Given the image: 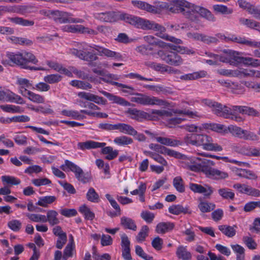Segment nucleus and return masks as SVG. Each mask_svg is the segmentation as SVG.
I'll list each match as a JSON object with an SVG mask.
<instances>
[{
  "instance_id": "obj_1",
  "label": "nucleus",
  "mask_w": 260,
  "mask_h": 260,
  "mask_svg": "<svg viewBox=\"0 0 260 260\" xmlns=\"http://www.w3.org/2000/svg\"><path fill=\"white\" fill-rule=\"evenodd\" d=\"M7 59L2 60V63L4 65H16L21 69L35 70L44 71L45 69L42 67H31L28 65L29 63L36 64L38 60L36 56L31 52L26 51H18L16 52H7L6 54Z\"/></svg>"
},
{
  "instance_id": "obj_2",
  "label": "nucleus",
  "mask_w": 260,
  "mask_h": 260,
  "mask_svg": "<svg viewBox=\"0 0 260 260\" xmlns=\"http://www.w3.org/2000/svg\"><path fill=\"white\" fill-rule=\"evenodd\" d=\"M122 91L124 93H127L131 95H135L131 99L132 102L136 103L138 104L143 106H158L164 107L169 106V103L166 100L159 99L156 96L147 95L145 94L135 93V89L132 86L126 85Z\"/></svg>"
},
{
  "instance_id": "obj_3",
  "label": "nucleus",
  "mask_w": 260,
  "mask_h": 260,
  "mask_svg": "<svg viewBox=\"0 0 260 260\" xmlns=\"http://www.w3.org/2000/svg\"><path fill=\"white\" fill-rule=\"evenodd\" d=\"M122 20L128 23L137 28L143 30L152 29L160 32H165L166 28L163 26L140 17L132 15L127 13H123Z\"/></svg>"
},
{
  "instance_id": "obj_4",
  "label": "nucleus",
  "mask_w": 260,
  "mask_h": 260,
  "mask_svg": "<svg viewBox=\"0 0 260 260\" xmlns=\"http://www.w3.org/2000/svg\"><path fill=\"white\" fill-rule=\"evenodd\" d=\"M202 103L211 108L212 111L218 116L225 118H230L237 122L243 121V118L239 115L234 114L231 108L228 107L217 102L209 99H203Z\"/></svg>"
},
{
  "instance_id": "obj_5",
  "label": "nucleus",
  "mask_w": 260,
  "mask_h": 260,
  "mask_svg": "<svg viewBox=\"0 0 260 260\" xmlns=\"http://www.w3.org/2000/svg\"><path fill=\"white\" fill-rule=\"evenodd\" d=\"M74 48H70L69 50V53L75 55L80 59L92 62L96 60L98 57L95 53L90 52L93 46H91L85 42H75Z\"/></svg>"
},
{
  "instance_id": "obj_6",
  "label": "nucleus",
  "mask_w": 260,
  "mask_h": 260,
  "mask_svg": "<svg viewBox=\"0 0 260 260\" xmlns=\"http://www.w3.org/2000/svg\"><path fill=\"white\" fill-rule=\"evenodd\" d=\"M197 159L200 160V158L197 157L185 159L183 161L184 167L194 172L201 171L207 176L211 177L214 170L212 166L215 165V162L212 160L204 159L201 164H197L196 160Z\"/></svg>"
},
{
  "instance_id": "obj_7",
  "label": "nucleus",
  "mask_w": 260,
  "mask_h": 260,
  "mask_svg": "<svg viewBox=\"0 0 260 260\" xmlns=\"http://www.w3.org/2000/svg\"><path fill=\"white\" fill-rule=\"evenodd\" d=\"M106 143H100L92 140L86 141L84 142H79L77 144L78 149L84 150L85 149H96L98 148H103L102 153L103 154H106L105 158L108 160H112L116 158L119 151L117 150H114L111 146L105 147Z\"/></svg>"
},
{
  "instance_id": "obj_8",
  "label": "nucleus",
  "mask_w": 260,
  "mask_h": 260,
  "mask_svg": "<svg viewBox=\"0 0 260 260\" xmlns=\"http://www.w3.org/2000/svg\"><path fill=\"white\" fill-rule=\"evenodd\" d=\"M60 168L64 171L69 169L73 172L76 178L83 183H86L91 180L90 175L85 173L79 166L69 160H65L64 164L60 166Z\"/></svg>"
},
{
  "instance_id": "obj_9",
  "label": "nucleus",
  "mask_w": 260,
  "mask_h": 260,
  "mask_svg": "<svg viewBox=\"0 0 260 260\" xmlns=\"http://www.w3.org/2000/svg\"><path fill=\"white\" fill-rule=\"evenodd\" d=\"M157 54L162 60L171 66H179L183 62L180 55L175 51L160 50Z\"/></svg>"
},
{
  "instance_id": "obj_10",
  "label": "nucleus",
  "mask_w": 260,
  "mask_h": 260,
  "mask_svg": "<svg viewBox=\"0 0 260 260\" xmlns=\"http://www.w3.org/2000/svg\"><path fill=\"white\" fill-rule=\"evenodd\" d=\"M123 12L120 11H107L105 12L94 13L93 17L102 22L112 23L122 20Z\"/></svg>"
},
{
  "instance_id": "obj_11",
  "label": "nucleus",
  "mask_w": 260,
  "mask_h": 260,
  "mask_svg": "<svg viewBox=\"0 0 260 260\" xmlns=\"http://www.w3.org/2000/svg\"><path fill=\"white\" fill-rule=\"evenodd\" d=\"M72 15L71 13L55 10L53 12L52 19L59 23H77L84 22L82 19L73 18Z\"/></svg>"
},
{
  "instance_id": "obj_12",
  "label": "nucleus",
  "mask_w": 260,
  "mask_h": 260,
  "mask_svg": "<svg viewBox=\"0 0 260 260\" xmlns=\"http://www.w3.org/2000/svg\"><path fill=\"white\" fill-rule=\"evenodd\" d=\"M183 6L180 13L191 21H196L198 6L186 0L184 1Z\"/></svg>"
},
{
  "instance_id": "obj_13",
  "label": "nucleus",
  "mask_w": 260,
  "mask_h": 260,
  "mask_svg": "<svg viewBox=\"0 0 260 260\" xmlns=\"http://www.w3.org/2000/svg\"><path fill=\"white\" fill-rule=\"evenodd\" d=\"M0 101L24 104L25 101L19 95L10 91L0 90Z\"/></svg>"
},
{
  "instance_id": "obj_14",
  "label": "nucleus",
  "mask_w": 260,
  "mask_h": 260,
  "mask_svg": "<svg viewBox=\"0 0 260 260\" xmlns=\"http://www.w3.org/2000/svg\"><path fill=\"white\" fill-rule=\"evenodd\" d=\"M124 113L130 118L138 121L151 118L150 114L136 108H128L125 111Z\"/></svg>"
},
{
  "instance_id": "obj_15",
  "label": "nucleus",
  "mask_w": 260,
  "mask_h": 260,
  "mask_svg": "<svg viewBox=\"0 0 260 260\" xmlns=\"http://www.w3.org/2000/svg\"><path fill=\"white\" fill-rule=\"evenodd\" d=\"M93 49L99 52L100 56H104L116 60L122 59V55L120 53L112 51L103 47L94 45Z\"/></svg>"
},
{
  "instance_id": "obj_16",
  "label": "nucleus",
  "mask_w": 260,
  "mask_h": 260,
  "mask_svg": "<svg viewBox=\"0 0 260 260\" xmlns=\"http://www.w3.org/2000/svg\"><path fill=\"white\" fill-rule=\"evenodd\" d=\"M202 147L203 149L210 151H221L223 149L221 146L214 143L212 138L207 135L204 136Z\"/></svg>"
},
{
  "instance_id": "obj_17",
  "label": "nucleus",
  "mask_w": 260,
  "mask_h": 260,
  "mask_svg": "<svg viewBox=\"0 0 260 260\" xmlns=\"http://www.w3.org/2000/svg\"><path fill=\"white\" fill-rule=\"evenodd\" d=\"M232 109L234 114L237 115H239L238 113H241L253 117H258L259 116L258 111L253 108L248 106H232Z\"/></svg>"
},
{
  "instance_id": "obj_18",
  "label": "nucleus",
  "mask_w": 260,
  "mask_h": 260,
  "mask_svg": "<svg viewBox=\"0 0 260 260\" xmlns=\"http://www.w3.org/2000/svg\"><path fill=\"white\" fill-rule=\"evenodd\" d=\"M233 187L238 190L240 193H245L254 197H260L259 190L252 188L246 184L236 183L233 185Z\"/></svg>"
},
{
  "instance_id": "obj_19",
  "label": "nucleus",
  "mask_w": 260,
  "mask_h": 260,
  "mask_svg": "<svg viewBox=\"0 0 260 260\" xmlns=\"http://www.w3.org/2000/svg\"><path fill=\"white\" fill-rule=\"evenodd\" d=\"M101 92L104 95L106 96L110 101L114 103L125 107H129L132 105L131 103L121 97L113 95L105 91H102Z\"/></svg>"
},
{
  "instance_id": "obj_20",
  "label": "nucleus",
  "mask_w": 260,
  "mask_h": 260,
  "mask_svg": "<svg viewBox=\"0 0 260 260\" xmlns=\"http://www.w3.org/2000/svg\"><path fill=\"white\" fill-rule=\"evenodd\" d=\"M156 141L161 145L171 147H177L182 144V142L179 139L160 136L156 138Z\"/></svg>"
},
{
  "instance_id": "obj_21",
  "label": "nucleus",
  "mask_w": 260,
  "mask_h": 260,
  "mask_svg": "<svg viewBox=\"0 0 260 260\" xmlns=\"http://www.w3.org/2000/svg\"><path fill=\"white\" fill-rule=\"evenodd\" d=\"M184 0H168V11L174 13H180Z\"/></svg>"
},
{
  "instance_id": "obj_22",
  "label": "nucleus",
  "mask_w": 260,
  "mask_h": 260,
  "mask_svg": "<svg viewBox=\"0 0 260 260\" xmlns=\"http://www.w3.org/2000/svg\"><path fill=\"white\" fill-rule=\"evenodd\" d=\"M175 226V224L171 222H161L158 223L155 228V232L157 234H164L172 231Z\"/></svg>"
},
{
  "instance_id": "obj_23",
  "label": "nucleus",
  "mask_w": 260,
  "mask_h": 260,
  "mask_svg": "<svg viewBox=\"0 0 260 260\" xmlns=\"http://www.w3.org/2000/svg\"><path fill=\"white\" fill-rule=\"evenodd\" d=\"M117 130L132 136H135L137 134V131L132 126L125 123H118Z\"/></svg>"
},
{
  "instance_id": "obj_24",
  "label": "nucleus",
  "mask_w": 260,
  "mask_h": 260,
  "mask_svg": "<svg viewBox=\"0 0 260 260\" xmlns=\"http://www.w3.org/2000/svg\"><path fill=\"white\" fill-rule=\"evenodd\" d=\"M56 200V197L54 196H47L39 198L36 205L44 208H48L50 205L53 204Z\"/></svg>"
},
{
  "instance_id": "obj_25",
  "label": "nucleus",
  "mask_w": 260,
  "mask_h": 260,
  "mask_svg": "<svg viewBox=\"0 0 260 260\" xmlns=\"http://www.w3.org/2000/svg\"><path fill=\"white\" fill-rule=\"evenodd\" d=\"M176 254L177 257L182 260H191L192 255L187 249L186 246L180 245L178 247Z\"/></svg>"
},
{
  "instance_id": "obj_26",
  "label": "nucleus",
  "mask_w": 260,
  "mask_h": 260,
  "mask_svg": "<svg viewBox=\"0 0 260 260\" xmlns=\"http://www.w3.org/2000/svg\"><path fill=\"white\" fill-rule=\"evenodd\" d=\"M168 210L171 214L176 215H178L181 213H191V211H189V209L187 207H184L182 205L180 204L170 206L169 207Z\"/></svg>"
},
{
  "instance_id": "obj_27",
  "label": "nucleus",
  "mask_w": 260,
  "mask_h": 260,
  "mask_svg": "<svg viewBox=\"0 0 260 260\" xmlns=\"http://www.w3.org/2000/svg\"><path fill=\"white\" fill-rule=\"evenodd\" d=\"M218 39L222 40L226 39V37L221 34H217L214 37L202 34L201 41L207 44H210L212 43H217L218 41Z\"/></svg>"
},
{
  "instance_id": "obj_28",
  "label": "nucleus",
  "mask_w": 260,
  "mask_h": 260,
  "mask_svg": "<svg viewBox=\"0 0 260 260\" xmlns=\"http://www.w3.org/2000/svg\"><path fill=\"white\" fill-rule=\"evenodd\" d=\"M207 74V73L206 71H200L182 75L180 77V79L184 81L196 80L206 77Z\"/></svg>"
},
{
  "instance_id": "obj_29",
  "label": "nucleus",
  "mask_w": 260,
  "mask_h": 260,
  "mask_svg": "<svg viewBox=\"0 0 260 260\" xmlns=\"http://www.w3.org/2000/svg\"><path fill=\"white\" fill-rule=\"evenodd\" d=\"M120 225L125 229H128L136 231L137 229V225L134 220L125 216L120 218Z\"/></svg>"
},
{
  "instance_id": "obj_30",
  "label": "nucleus",
  "mask_w": 260,
  "mask_h": 260,
  "mask_svg": "<svg viewBox=\"0 0 260 260\" xmlns=\"http://www.w3.org/2000/svg\"><path fill=\"white\" fill-rule=\"evenodd\" d=\"M236 225L230 226L229 225H220L218 226V230L228 237L232 238L236 234Z\"/></svg>"
},
{
  "instance_id": "obj_31",
  "label": "nucleus",
  "mask_w": 260,
  "mask_h": 260,
  "mask_svg": "<svg viewBox=\"0 0 260 260\" xmlns=\"http://www.w3.org/2000/svg\"><path fill=\"white\" fill-rule=\"evenodd\" d=\"M17 84L20 86V93L23 96H26L27 88H29L31 87L32 84L29 80L25 78H19L17 81Z\"/></svg>"
},
{
  "instance_id": "obj_32",
  "label": "nucleus",
  "mask_w": 260,
  "mask_h": 260,
  "mask_svg": "<svg viewBox=\"0 0 260 260\" xmlns=\"http://www.w3.org/2000/svg\"><path fill=\"white\" fill-rule=\"evenodd\" d=\"M168 2H154V5H152V8H151V13L159 14L164 10L168 11Z\"/></svg>"
},
{
  "instance_id": "obj_33",
  "label": "nucleus",
  "mask_w": 260,
  "mask_h": 260,
  "mask_svg": "<svg viewBox=\"0 0 260 260\" xmlns=\"http://www.w3.org/2000/svg\"><path fill=\"white\" fill-rule=\"evenodd\" d=\"M197 10V20L198 18V14H199L201 16L205 18L207 20L211 21V22H214L216 20L215 17L213 16V15L211 13L210 11H209L208 10H207L206 8L200 7L198 6V9Z\"/></svg>"
},
{
  "instance_id": "obj_34",
  "label": "nucleus",
  "mask_w": 260,
  "mask_h": 260,
  "mask_svg": "<svg viewBox=\"0 0 260 260\" xmlns=\"http://www.w3.org/2000/svg\"><path fill=\"white\" fill-rule=\"evenodd\" d=\"M151 114L150 115V119H159L160 118H164L165 117H171L172 116L171 111L165 110H151Z\"/></svg>"
},
{
  "instance_id": "obj_35",
  "label": "nucleus",
  "mask_w": 260,
  "mask_h": 260,
  "mask_svg": "<svg viewBox=\"0 0 260 260\" xmlns=\"http://www.w3.org/2000/svg\"><path fill=\"white\" fill-rule=\"evenodd\" d=\"M201 135L197 134H187L184 137V141L187 145L197 146Z\"/></svg>"
},
{
  "instance_id": "obj_36",
  "label": "nucleus",
  "mask_w": 260,
  "mask_h": 260,
  "mask_svg": "<svg viewBox=\"0 0 260 260\" xmlns=\"http://www.w3.org/2000/svg\"><path fill=\"white\" fill-rule=\"evenodd\" d=\"M58 213L53 210H50L47 212L46 222L48 221L51 225L57 224L59 220L57 218Z\"/></svg>"
},
{
  "instance_id": "obj_37",
  "label": "nucleus",
  "mask_w": 260,
  "mask_h": 260,
  "mask_svg": "<svg viewBox=\"0 0 260 260\" xmlns=\"http://www.w3.org/2000/svg\"><path fill=\"white\" fill-rule=\"evenodd\" d=\"M144 154L147 156H148L154 159L155 161L160 164L163 166H167L168 162L167 160L160 155L158 153L149 151H145L144 152Z\"/></svg>"
},
{
  "instance_id": "obj_38",
  "label": "nucleus",
  "mask_w": 260,
  "mask_h": 260,
  "mask_svg": "<svg viewBox=\"0 0 260 260\" xmlns=\"http://www.w3.org/2000/svg\"><path fill=\"white\" fill-rule=\"evenodd\" d=\"M239 21L241 24L244 25L250 28L255 29L260 31V23L253 20L241 18Z\"/></svg>"
},
{
  "instance_id": "obj_39",
  "label": "nucleus",
  "mask_w": 260,
  "mask_h": 260,
  "mask_svg": "<svg viewBox=\"0 0 260 260\" xmlns=\"http://www.w3.org/2000/svg\"><path fill=\"white\" fill-rule=\"evenodd\" d=\"M0 108L5 112L11 113H20L24 111L20 107L12 105H2L0 106Z\"/></svg>"
},
{
  "instance_id": "obj_40",
  "label": "nucleus",
  "mask_w": 260,
  "mask_h": 260,
  "mask_svg": "<svg viewBox=\"0 0 260 260\" xmlns=\"http://www.w3.org/2000/svg\"><path fill=\"white\" fill-rule=\"evenodd\" d=\"M173 112L175 114L186 115L190 118L196 119L201 117V115L197 111H192L188 109H176L174 110Z\"/></svg>"
},
{
  "instance_id": "obj_41",
  "label": "nucleus",
  "mask_w": 260,
  "mask_h": 260,
  "mask_svg": "<svg viewBox=\"0 0 260 260\" xmlns=\"http://www.w3.org/2000/svg\"><path fill=\"white\" fill-rule=\"evenodd\" d=\"M25 96L30 101L35 103L43 104L45 102V98L43 96L31 91H27L26 96Z\"/></svg>"
},
{
  "instance_id": "obj_42",
  "label": "nucleus",
  "mask_w": 260,
  "mask_h": 260,
  "mask_svg": "<svg viewBox=\"0 0 260 260\" xmlns=\"http://www.w3.org/2000/svg\"><path fill=\"white\" fill-rule=\"evenodd\" d=\"M216 207L215 204L206 201H201L198 208L202 213L210 212L213 210Z\"/></svg>"
},
{
  "instance_id": "obj_43",
  "label": "nucleus",
  "mask_w": 260,
  "mask_h": 260,
  "mask_svg": "<svg viewBox=\"0 0 260 260\" xmlns=\"http://www.w3.org/2000/svg\"><path fill=\"white\" fill-rule=\"evenodd\" d=\"M113 141L115 144L119 146L128 145L133 143V139L126 136H121L116 137Z\"/></svg>"
},
{
  "instance_id": "obj_44",
  "label": "nucleus",
  "mask_w": 260,
  "mask_h": 260,
  "mask_svg": "<svg viewBox=\"0 0 260 260\" xmlns=\"http://www.w3.org/2000/svg\"><path fill=\"white\" fill-rule=\"evenodd\" d=\"M231 60H223L225 63H229L230 65L237 66L239 64L241 63L242 56H240V53L235 51H233Z\"/></svg>"
},
{
  "instance_id": "obj_45",
  "label": "nucleus",
  "mask_w": 260,
  "mask_h": 260,
  "mask_svg": "<svg viewBox=\"0 0 260 260\" xmlns=\"http://www.w3.org/2000/svg\"><path fill=\"white\" fill-rule=\"evenodd\" d=\"M241 152L247 156H259V149L251 147H243L241 149Z\"/></svg>"
},
{
  "instance_id": "obj_46",
  "label": "nucleus",
  "mask_w": 260,
  "mask_h": 260,
  "mask_svg": "<svg viewBox=\"0 0 260 260\" xmlns=\"http://www.w3.org/2000/svg\"><path fill=\"white\" fill-rule=\"evenodd\" d=\"M218 192L225 200H233L235 198V193L228 188H220Z\"/></svg>"
},
{
  "instance_id": "obj_47",
  "label": "nucleus",
  "mask_w": 260,
  "mask_h": 260,
  "mask_svg": "<svg viewBox=\"0 0 260 260\" xmlns=\"http://www.w3.org/2000/svg\"><path fill=\"white\" fill-rule=\"evenodd\" d=\"M231 247L234 252L236 254V260H245V249L238 245H231Z\"/></svg>"
},
{
  "instance_id": "obj_48",
  "label": "nucleus",
  "mask_w": 260,
  "mask_h": 260,
  "mask_svg": "<svg viewBox=\"0 0 260 260\" xmlns=\"http://www.w3.org/2000/svg\"><path fill=\"white\" fill-rule=\"evenodd\" d=\"M61 113L64 116L71 117L76 120H81L85 118V116L81 114L79 111L75 110H63L61 111Z\"/></svg>"
},
{
  "instance_id": "obj_49",
  "label": "nucleus",
  "mask_w": 260,
  "mask_h": 260,
  "mask_svg": "<svg viewBox=\"0 0 260 260\" xmlns=\"http://www.w3.org/2000/svg\"><path fill=\"white\" fill-rule=\"evenodd\" d=\"M149 230V229L147 225L142 226L136 237L137 241L139 243L144 241L146 238L148 236Z\"/></svg>"
},
{
  "instance_id": "obj_50",
  "label": "nucleus",
  "mask_w": 260,
  "mask_h": 260,
  "mask_svg": "<svg viewBox=\"0 0 260 260\" xmlns=\"http://www.w3.org/2000/svg\"><path fill=\"white\" fill-rule=\"evenodd\" d=\"M2 181L4 185H18L20 183V180L15 177L11 176H2Z\"/></svg>"
},
{
  "instance_id": "obj_51",
  "label": "nucleus",
  "mask_w": 260,
  "mask_h": 260,
  "mask_svg": "<svg viewBox=\"0 0 260 260\" xmlns=\"http://www.w3.org/2000/svg\"><path fill=\"white\" fill-rule=\"evenodd\" d=\"M237 43L246 45L249 47L252 48H260V42L249 40L246 39L245 38L238 37V41Z\"/></svg>"
},
{
  "instance_id": "obj_52",
  "label": "nucleus",
  "mask_w": 260,
  "mask_h": 260,
  "mask_svg": "<svg viewBox=\"0 0 260 260\" xmlns=\"http://www.w3.org/2000/svg\"><path fill=\"white\" fill-rule=\"evenodd\" d=\"M132 4L134 7L138 9L151 13V8H152V5L149 4L147 3L141 1H132Z\"/></svg>"
},
{
  "instance_id": "obj_53",
  "label": "nucleus",
  "mask_w": 260,
  "mask_h": 260,
  "mask_svg": "<svg viewBox=\"0 0 260 260\" xmlns=\"http://www.w3.org/2000/svg\"><path fill=\"white\" fill-rule=\"evenodd\" d=\"M86 198L88 201L92 203H99L100 201L98 193L92 187L88 189L86 193Z\"/></svg>"
},
{
  "instance_id": "obj_54",
  "label": "nucleus",
  "mask_w": 260,
  "mask_h": 260,
  "mask_svg": "<svg viewBox=\"0 0 260 260\" xmlns=\"http://www.w3.org/2000/svg\"><path fill=\"white\" fill-rule=\"evenodd\" d=\"M10 21L16 24H19L24 26L34 25L35 22L32 20L24 19L20 17H13L10 19Z\"/></svg>"
},
{
  "instance_id": "obj_55",
  "label": "nucleus",
  "mask_w": 260,
  "mask_h": 260,
  "mask_svg": "<svg viewBox=\"0 0 260 260\" xmlns=\"http://www.w3.org/2000/svg\"><path fill=\"white\" fill-rule=\"evenodd\" d=\"M79 211L84 215L85 218L87 220H92L94 218V213L85 205L80 207Z\"/></svg>"
},
{
  "instance_id": "obj_56",
  "label": "nucleus",
  "mask_w": 260,
  "mask_h": 260,
  "mask_svg": "<svg viewBox=\"0 0 260 260\" xmlns=\"http://www.w3.org/2000/svg\"><path fill=\"white\" fill-rule=\"evenodd\" d=\"M70 84L73 86L85 90L92 88V85L88 82L77 80L72 81Z\"/></svg>"
},
{
  "instance_id": "obj_57",
  "label": "nucleus",
  "mask_w": 260,
  "mask_h": 260,
  "mask_svg": "<svg viewBox=\"0 0 260 260\" xmlns=\"http://www.w3.org/2000/svg\"><path fill=\"white\" fill-rule=\"evenodd\" d=\"M217 73L224 76L239 77L240 73L239 70H231L226 69H218L216 70Z\"/></svg>"
},
{
  "instance_id": "obj_58",
  "label": "nucleus",
  "mask_w": 260,
  "mask_h": 260,
  "mask_svg": "<svg viewBox=\"0 0 260 260\" xmlns=\"http://www.w3.org/2000/svg\"><path fill=\"white\" fill-rule=\"evenodd\" d=\"M26 216L32 222H46V216L39 214L26 213Z\"/></svg>"
},
{
  "instance_id": "obj_59",
  "label": "nucleus",
  "mask_w": 260,
  "mask_h": 260,
  "mask_svg": "<svg viewBox=\"0 0 260 260\" xmlns=\"http://www.w3.org/2000/svg\"><path fill=\"white\" fill-rule=\"evenodd\" d=\"M242 63L245 65L251 66L253 67L260 66V60L249 57H242L241 63Z\"/></svg>"
},
{
  "instance_id": "obj_60",
  "label": "nucleus",
  "mask_w": 260,
  "mask_h": 260,
  "mask_svg": "<svg viewBox=\"0 0 260 260\" xmlns=\"http://www.w3.org/2000/svg\"><path fill=\"white\" fill-rule=\"evenodd\" d=\"M173 185L176 189L179 192H183L185 191L183 181L180 176H177L174 178Z\"/></svg>"
},
{
  "instance_id": "obj_61",
  "label": "nucleus",
  "mask_w": 260,
  "mask_h": 260,
  "mask_svg": "<svg viewBox=\"0 0 260 260\" xmlns=\"http://www.w3.org/2000/svg\"><path fill=\"white\" fill-rule=\"evenodd\" d=\"M213 10L217 13L222 14H230L233 13V9L228 8L226 6L220 5H215L213 6Z\"/></svg>"
},
{
  "instance_id": "obj_62",
  "label": "nucleus",
  "mask_w": 260,
  "mask_h": 260,
  "mask_svg": "<svg viewBox=\"0 0 260 260\" xmlns=\"http://www.w3.org/2000/svg\"><path fill=\"white\" fill-rule=\"evenodd\" d=\"M75 249V246L68 244L63 250L62 260H67L69 257L73 256Z\"/></svg>"
},
{
  "instance_id": "obj_63",
  "label": "nucleus",
  "mask_w": 260,
  "mask_h": 260,
  "mask_svg": "<svg viewBox=\"0 0 260 260\" xmlns=\"http://www.w3.org/2000/svg\"><path fill=\"white\" fill-rule=\"evenodd\" d=\"M228 129L229 131L234 136L237 137L240 139L243 135L244 129H242L241 127L237 126L230 125L228 126Z\"/></svg>"
},
{
  "instance_id": "obj_64",
  "label": "nucleus",
  "mask_w": 260,
  "mask_h": 260,
  "mask_svg": "<svg viewBox=\"0 0 260 260\" xmlns=\"http://www.w3.org/2000/svg\"><path fill=\"white\" fill-rule=\"evenodd\" d=\"M8 226L14 232H18L22 227L21 222L17 219H13L8 222Z\"/></svg>"
}]
</instances>
